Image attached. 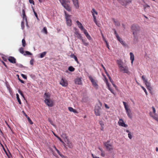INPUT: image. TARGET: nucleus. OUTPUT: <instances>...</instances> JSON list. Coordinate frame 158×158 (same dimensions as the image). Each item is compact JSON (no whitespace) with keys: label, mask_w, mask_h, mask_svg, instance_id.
<instances>
[{"label":"nucleus","mask_w":158,"mask_h":158,"mask_svg":"<svg viewBox=\"0 0 158 158\" xmlns=\"http://www.w3.org/2000/svg\"><path fill=\"white\" fill-rule=\"evenodd\" d=\"M19 52L21 53H22V54H23V53L24 52V48H22V47L20 48L19 49Z\"/></svg>","instance_id":"obj_30"},{"label":"nucleus","mask_w":158,"mask_h":158,"mask_svg":"<svg viewBox=\"0 0 158 158\" xmlns=\"http://www.w3.org/2000/svg\"><path fill=\"white\" fill-rule=\"evenodd\" d=\"M123 103L125 109L126 110V112L129 118H131L132 117L131 111L130 109L128 108V106L127 105L126 103L123 102Z\"/></svg>","instance_id":"obj_4"},{"label":"nucleus","mask_w":158,"mask_h":158,"mask_svg":"<svg viewBox=\"0 0 158 158\" xmlns=\"http://www.w3.org/2000/svg\"><path fill=\"white\" fill-rule=\"evenodd\" d=\"M22 14L23 16H25V11L24 9L22 10Z\"/></svg>","instance_id":"obj_54"},{"label":"nucleus","mask_w":158,"mask_h":158,"mask_svg":"<svg viewBox=\"0 0 158 158\" xmlns=\"http://www.w3.org/2000/svg\"><path fill=\"white\" fill-rule=\"evenodd\" d=\"M130 59L131 60V63L133 64V62L134 60V55L132 52H130Z\"/></svg>","instance_id":"obj_20"},{"label":"nucleus","mask_w":158,"mask_h":158,"mask_svg":"<svg viewBox=\"0 0 158 158\" xmlns=\"http://www.w3.org/2000/svg\"><path fill=\"white\" fill-rule=\"evenodd\" d=\"M75 69V68L71 66L69 67L68 68V70L70 72H73Z\"/></svg>","instance_id":"obj_28"},{"label":"nucleus","mask_w":158,"mask_h":158,"mask_svg":"<svg viewBox=\"0 0 158 158\" xmlns=\"http://www.w3.org/2000/svg\"><path fill=\"white\" fill-rule=\"evenodd\" d=\"M66 18L67 25L69 26H71L72 23L71 20L70 19H69L68 17L67 16L66 17Z\"/></svg>","instance_id":"obj_19"},{"label":"nucleus","mask_w":158,"mask_h":158,"mask_svg":"<svg viewBox=\"0 0 158 158\" xmlns=\"http://www.w3.org/2000/svg\"><path fill=\"white\" fill-rule=\"evenodd\" d=\"M122 63V62L121 61H118V65L119 68L120 67V66L121 65V66H123Z\"/></svg>","instance_id":"obj_38"},{"label":"nucleus","mask_w":158,"mask_h":158,"mask_svg":"<svg viewBox=\"0 0 158 158\" xmlns=\"http://www.w3.org/2000/svg\"><path fill=\"white\" fill-rule=\"evenodd\" d=\"M108 89L112 93L114 94V90H113L110 87L108 88Z\"/></svg>","instance_id":"obj_59"},{"label":"nucleus","mask_w":158,"mask_h":158,"mask_svg":"<svg viewBox=\"0 0 158 158\" xmlns=\"http://www.w3.org/2000/svg\"><path fill=\"white\" fill-rule=\"evenodd\" d=\"M57 153L62 158H64V155H62L60 152L59 151L57 152Z\"/></svg>","instance_id":"obj_46"},{"label":"nucleus","mask_w":158,"mask_h":158,"mask_svg":"<svg viewBox=\"0 0 158 158\" xmlns=\"http://www.w3.org/2000/svg\"><path fill=\"white\" fill-rule=\"evenodd\" d=\"M101 155L102 156L104 157L105 155V152L104 151H103L102 152Z\"/></svg>","instance_id":"obj_47"},{"label":"nucleus","mask_w":158,"mask_h":158,"mask_svg":"<svg viewBox=\"0 0 158 158\" xmlns=\"http://www.w3.org/2000/svg\"><path fill=\"white\" fill-rule=\"evenodd\" d=\"M2 63L6 68H7V65L5 63V62H4L2 61Z\"/></svg>","instance_id":"obj_61"},{"label":"nucleus","mask_w":158,"mask_h":158,"mask_svg":"<svg viewBox=\"0 0 158 158\" xmlns=\"http://www.w3.org/2000/svg\"><path fill=\"white\" fill-rule=\"evenodd\" d=\"M89 78L93 86L95 89H98V85L97 83V81L93 78L91 76H89Z\"/></svg>","instance_id":"obj_6"},{"label":"nucleus","mask_w":158,"mask_h":158,"mask_svg":"<svg viewBox=\"0 0 158 158\" xmlns=\"http://www.w3.org/2000/svg\"><path fill=\"white\" fill-rule=\"evenodd\" d=\"M60 84L63 86H66L68 85V84L67 81L62 78L60 81Z\"/></svg>","instance_id":"obj_10"},{"label":"nucleus","mask_w":158,"mask_h":158,"mask_svg":"<svg viewBox=\"0 0 158 158\" xmlns=\"http://www.w3.org/2000/svg\"><path fill=\"white\" fill-rule=\"evenodd\" d=\"M27 119L28 121L31 124H33V123L29 117H27Z\"/></svg>","instance_id":"obj_36"},{"label":"nucleus","mask_w":158,"mask_h":158,"mask_svg":"<svg viewBox=\"0 0 158 158\" xmlns=\"http://www.w3.org/2000/svg\"><path fill=\"white\" fill-rule=\"evenodd\" d=\"M43 31L44 33H45L46 34H47V28L46 27H44L43 30Z\"/></svg>","instance_id":"obj_34"},{"label":"nucleus","mask_w":158,"mask_h":158,"mask_svg":"<svg viewBox=\"0 0 158 158\" xmlns=\"http://www.w3.org/2000/svg\"><path fill=\"white\" fill-rule=\"evenodd\" d=\"M144 83L146 85L148 89L150 91H151L152 88L151 87L150 83L148 81H146Z\"/></svg>","instance_id":"obj_17"},{"label":"nucleus","mask_w":158,"mask_h":158,"mask_svg":"<svg viewBox=\"0 0 158 158\" xmlns=\"http://www.w3.org/2000/svg\"><path fill=\"white\" fill-rule=\"evenodd\" d=\"M83 32L87 38L89 40H91V37L88 33L87 31L85 29L83 31Z\"/></svg>","instance_id":"obj_15"},{"label":"nucleus","mask_w":158,"mask_h":158,"mask_svg":"<svg viewBox=\"0 0 158 158\" xmlns=\"http://www.w3.org/2000/svg\"><path fill=\"white\" fill-rule=\"evenodd\" d=\"M141 87L142 88V89L145 92V93L147 95V91H146V89L143 86H141Z\"/></svg>","instance_id":"obj_49"},{"label":"nucleus","mask_w":158,"mask_h":158,"mask_svg":"<svg viewBox=\"0 0 158 158\" xmlns=\"http://www.w3.org/2000/svg\"><path fill=\"white\" fill-rule=\"evenodd\" d=\"M67 144L68 146L69 147V148H73V146L71 142L69 140H67Z\"/></svg>","instance_id":"obj_24"},{"label":"nucleus","mask_w":158,"mask_h":158,"mask_svg":"<svg viewBox=\"0 0 158 158\" xmlns=\"http://www.w3.org/2000/svg\"><path fill=\"white\" fill-rule=\"evenodd\" d=\"M116 37L118 41L121 40V39H122L119 37V35H118V36H116Z\"/></svg>","instance_id":"obj_58"},{"label":"nucleus","mask_w":158,"mask_h":158,"mask_svg":"<svg viewBox=\"0 0 158 158\" xmlns=\"http://www.w3.org/2000/svg\"><path fill=\"white\" fill-rule=\"evenodd\" d=\"M109 141H107L106 142H105L103 143L105 146L109 151H111L113 149L112 145L109 143Z\"/></svg>","instance_id":"obj_5"},{"label":"nucleus","mask_w":158,"mask_h":158,"mask_svg":"<svg viewBox=\"0 0 158 158\" xmlns=\"http://www.w3.org/2000/svg\"><path fill=\"white\" fill-rule=\"evenodd\" d=\"M77 24L78 27L82 31H84L85 29L84 28L82 24L80 23L78 21H77L76 22Z\"/></svg>","instance_id":"obj_14"},{"label":"nucleus","mask_w":158,"mask_h":158,"mask_svg":"<svg viewBox=\"0 0 158 158\" xmlns=\"http://www.w3.org/2000/svg\"><path fill=\"white\" fill-rule=\"evenodd\" d=\"M120 43L124 46H125L126 45L125 43L123 41H121Z\"/></svg>","instance_id":"obj_57"},{"label":"nucleus","mask_w":158,"mask_h":158,"mask_svg":"<svg viewBox=\"0 0 158 158\" xmlns=\"http://www.w3.org/2000/svg\"><path fill=\"white\" fill-rule=\"evenodd\" d=\"M114 34L116 36H118V34H117V31H115L114 32Z\"/></svg>","instance_id":"obj_62"},{"label":"nucleus","mask_w":158,"mask_h":158,"mask_svg":"<svg viewBox=\"0 0 158 158\" xmlns=\"http://www.w3.org/2000/svg\"><path fill=\"white\" fill-rule=\"evenodd\" d=\"M55 136L57 137V138H58V139L60 140V141L61 142H62V143H64V144H65V143L64 142L62 141V140L60 138V137L58 136H56V135H55Z\"/></svg>","instance_id":"obj_44"},{"label":"nucleus","mask_w":158,"mask_h":158,"mask_svg":"<svg viewBox=\"0 0 158 158\" xmlns=\"http://www.w3.org/2000/svg\"><path fill=\"white\" fill-rule=\"evenodd\" d=\"M18 92L22 96V97L23 98H24V97L23 94V92L20 89H19L18 90Z\"/></svg>","instance_id":"obj_31"},{"label":"nucleus","mask_w":158,"mask_h":158,"mask_svg":"<svg viewBox=\"0 0 158 158\" xmlns=\"http://www.w3.org/2000/svg\"><path fill=\"white\" fill-rule=\"evenodd\" d=\"M16 65L17 66H18V67H19L20 68H22V67H23V66L22 64H16Z\"/></svg>","instance_id":"obj_43"},{"label":"nucleus","mask_w":158,"mask_h":158,"mask_svg":"<svg viewBox=\"0 0 158 158\" xmlns=\"http://www.w3.org/2000/svg\"><path fill=\"white\" fill-rule=\"evenodd\" d=\"M32 10H33V12H34V13L35 14V16L36 17V18H37V19H38L37 15V13H36V12H35V11L34 10V8L33 7H32Z\"/></svg>","instance_id":"obj_33"},{"label":"nucleus","mask_w":158,"mask_h":158,"mask_svg":"<svg viewBox=\"0 0 158 158\" xmlns=\"http://www.w3.org/2000/svg\"><path fill=\"white\" fill-rule=\"evenodd\" d=\"M22 45L23 47H25L26 45L25 40V39H23L22 40Z\"/></svg>","instance_id":"obj_32"},{"label":"nucleus","mask_w":158,"mask_h":158,"mask_svg":"<svg viewBox=\"0 0 158 158\" xmlns=\"http://www.w3.org/2000/svg\"><path fill=\"white\" fill-rule=\"evenodd\" d=\"M142 78L143 79L144 81V82H146V81H147V80L145 78V77L144 76H143L142 77Z\"/></svg>","instance_id":"obj_40"},{"label":"nucleus","mask_w":158,"mask_h":158,"mask_svg":"<svg viewBox=\"0 0 158 158\" xmlns=\"http://www.w3.org/2000/svg\"><path fill=\"white\" fill-rule=\"evenodd\" d=\"M63 7L68 11H70L71 8L67 4V3L69 2L68 0H59Z\"/></svg>","instance_id":"obj_2"},{"label":"nucleus","mask_w":158,"mask_h":158,"mask_svg":"<svg viewBox=\"0 0 158 158\" xmlns=\"http://www.w3.org/2000/svg\"><path fill=\"white\" fill-rule=\"evenodd\" d=\"M29 2L31 4H32L33 5L35 4V2L33 0H29Z\"/></svg>","instance_id":"obj_45"},{"label":"nucleus","mask_w":158,"mask_h":158,"mask_svg":"<svg viewBox=\"0 0 158 158\" xmlns=\"http://www.w3.org/2000/svg\"><path fill=\"white\" fill-rule=\"evenodd\" d=\"M2 59H3V60L4 61H7L6 59V58L3 57H2Z\"/></svg>","instance_id":"obj_63"},{"label":"nucleus","mask_w":158,"mask_h":158,"mask_svg":"<svg viewBox=\"0 0 158 158\" xmlns=\"http://www.w3.org/2000/svg\"><path fill=\"white\" fill-rule=\"evenodd\" d=\"M73 3V4L74 5V6L76 7V8L78 9L79 8V5H78V0H72Z\"/></svg>","instance_id":"obj_18"},{"label":"nucleus","mask_w":158,"mask_h":158,"mask_svg":"<svg viewBox=\"0 0 158 158\" xmlns=\"http://www.w3.org/2000/svg\"><path fill=\"white\" fill-rule=\"evenodd\" d=\"M68 110L70 112H73L74 113H78V112L76 110L73 109L72 107H69Z\"/></svg>","instance_id":"obj_21"},{"label":"nucleus","mask_w":158,"mask_h":158,"mask_svg":"<svg viewBox=\"0 0 158 158\" xmlns=\"http://www.w3.org/2000/svg\"><path fill=\"white\" fill-rule=\"evenodd\" d=\"M21 27L22 29H23L24 28V23L23 21H22L21 23Z\"/></svg>","instance_id":"obj_41"},{"label":"nucleus","mask_w":158,"mask_h":158,"mask_svg":"<svg viewBox=\"0 0 158 158\" xmlns=\"http://www.w3.org/2000/svg\"><path fill=\"white\" fill-rule=\"evenodd\" d=\"M30 64L31 65H33V60H31L30 61Z\"/></svg>","instance_id":"obj_60"},{"label":"nucleus","mask_w":158,"mask_h":158,"mask_svg":"<svg viewBox=\"0 0 158 158\" xmlns=\"http://www.w3.org/2000/svg\"><path fill=\"white\" fill-rule=\"evenodd\" d=\"M128 137L130 139H131L132 138V135L130 133H129L128 134Z\"/></svg>","instance_id":"obj_52"},{"label":"nucleus","mask_w":158,"mask_h":158,"mask_svg":"<svg viewBox=\"0 0 158 158\" xmlns=\"http://www.w3.org/2000/svg\"><path fill=\"white\" fill-rule=\"evenodd\" d=\"M23 20L25 19L26 23H27V19L26 17V15H25V16H23Z\"/></svg>","instance_id":"obj_48"},{"label":"nucleus","mask_w":158,"mask_h":158,"mask_svg":"<svg viewBox=\"0 0 158 158\" xmlns=\"http://www.w3.org/2000/svg\"><path fill=\"white\" fill-rule=\"evenodd\" d=\"M70 57L71 58H73L75 60L77 63H78V60L77 58V57L73 54H72L70 56Z\"/></svg>","instance_id":"obj_25"},{"label":"nucleus","mask_w":158,"mask_h":158,"mask_svg":"<svg viewBox=\"0 0 158 158\" xmlns=\"http://www.w3.org/2000/svg\"><path fill=\"white\" fill-rule=\"evenodd\" d=\"M118 2L123 6H126L127 4L131 2L130 0H118Z\"/></svg>","instance_id":"obj_9"},{"label":"nucleus","mask_w":158,"mask_h":158,"mask_svg":"<svg viewBox=\"0 0 158 158\" xmlns=\"http://www.w3.org/2000/svg\"><path fill=\"white\" fill-rule=\"evenodd\" d=\"M95 24L97 25L98 27H100L101 24L100 23H98L97 21L96 22H94Z\"/></svg>","instance_id":"obj_55"},{"label":"nucleus","mask_w":158,"mask_h":158,"mask_svg":"<svg viewBox=\"0 0 158 158\" xmlns=\"http://www.w3.org/2000/svg\"><path fill=\"white\" fill-rule=\"evenodd\" d=\"M21 76H22L23 77V78H24V79H27V76H26L25 75H24V74H21Z\"/></svg>","instance_id":"obj_53"},{"label":"nucleus","mask_w":158,"mask_h":158,"mask_svg":"<svg viewBox=\"0 0 158 158\" xmlns=\"http://www.w3.org/2000/svg\"><path fill=\"white\" fill-rule=\"evenodd\" d=\"M106 84L108 86V88H109L110 87V85H109V83H108V81H107V79L106 80Z\"/></svg>","instance_id":"obj_51"},{"label":"nucleus","mask_w":158,"mask_h":158,"mask_svg":"<svg viewBox=\"0 0 158 158\" xmlns=\"http://www.w3.org/2000/svg\"><path fill=\"white\" fill-rule=\"evenodd\" d=\"M152 109L153 110V113H152L151 112H150V116L152 117L156 121H158V116L157 115L155 114L156 112V110L155 108L153 107L152 106Z\"/></svg>","instance_id":"obj_7"},{"label":"nucleus","mask_w":158,"mask_h":158,"mask_svg":"<svg viewBox=\"0 0 158 158\" xmlns=\"http://www.w3.org/2000/svg\"><path fill=\"white\" fill-rule=\"evenodd\" d=\"M93 12L94 14L95 13L96 15H98V12L97 11H96L95 9L94 8H93L92 10L91 11V12L92 13V14H93Z\"/></svg>","instance_id":"obj_37"},{"label":"nucleus","mask_w":158,"mask_h":158,"mask_svg":"<svg viewBox=\"0 0 158 158\" xmlns=\"http://www.w3.org/2000/svg\"><path fill=\"white\" fill-rule=\"evenodd\" d=\"M92 15H93V17L94 18V22H96V21H97L96 17L95 16L93 12Z\"/></svg>","instance_id":"obj_39"},{"label":"nucleus","mask_w":158,"mask_h":158,"mask_svg":"<svg viewBox=\"0 0 158 158\" xmlns=\"http://www.w3.org/2000/svg\"><path fill=\"white\" fill-rule=\"evenodd\" d=\"M8 60L11 63L13 64H15L16 63V59L13 57H9L8 59Z\"/></svg>","instance_id":"obj_13"},{"label":"nucleus","mask_w":158,"mask_h":158,"mask_svg":"<svg viewBox=\"0 0 158 158\" xmlns=\"http://www.w3.org/2000/svg\"><path fill=\"white\" fill-rule=\"evenodd\" d=\"M105 107L106 108H107V109H109V107L108 106V105L106 104H105Z\"/></svg>","instance_id":"obj_64"},{"label":"nucleus","mask_w":158,"mask_h":158,"mask_svg":"<svg viewBox=\"0 0 158 158\" xmlns=\"http://www.w3.org/2000/svg\"><path fill=\"white\" fill-rule=\"evenodd\" d=\"M149 7V6L148 5L144 6V8L145 10L146 8Z\"/></svg>","instance_id":"obj_56"},{"label":"nucleus","mask_w":158,"mask_h":158,"mask_svg":"<svg viewBox=\"0 0 158 158\" xmlns=\"http://www.w3.org/2000/svg\"><path fill=\"white\" fill-rule=\"evenodd\" d=\"M46 52H44L41 53L40 54V57L41 58H42L44 57L46 55Z\"/></svg>","instance_id":"obj_27"},{"label":"nucleus","mask_w":158,"mask_h":158,"mask_svg":"<svg viewBox=\"0 0 158 158\" xmlns=\"http://www.w3.org/2000/svg\"><path fill=\"white\" fill-rule=\"evenodd\" d=\"M120 71L121 72H123V73H127L128 74H129V72L128 70V68L126 66H123V65L121 66V65L120 66L119 68Z\"/></svg>","instance_id":"obj_8"},{"label":"nucleus","mask_w":158,"mask_h":158,"mask_svg":"<svg viewBox=\"0 0 158 158\" xmlns=\"http://www.w3.org/2000/svg\"><path fill=\"white\" fill-rule=\"evenodd\" d=\"M102 106V103L99 101V104H97L94 110L95 113L97 116H99L100 115V110Z\"/></svg>","instance_id":"obj_3"},{"label":"nucleus","mask_w":158,"mask_h":158,"mask_svg":"<svg viewBox=\"0 0 158 158\" xmlns=\"http://www.w3.org/2000/svg\"><path fill=\"white\" fill-rule=\"evenodd\" d=\"M118 124L119 126L124 127H127V125L125 124L122 119H120L118 122Z\"/></svg>","instance_id":"obj_11"},{"label":"nucleus","mask_w":158,"mask_h":158,"mask_svg":"<svg viewBox=\"0 0 158 158\" xmlns=\"http://www.w3.org/2000/svg\"><path fill=\"white\" fill-rule=\"evenodd\" d=\"M75 83L77 85H81V84L82 82L80 78H77L75 80Z\"/></svg>","instance_id":"obj_16"},{"label":"nucleus","mask_w":158,"mask_h":158,"mask_svg":"<svg viewBox=\"0 0 158 158\" xmlns=\"http://www.w3.org/2000/svg\"><path fill=\"white\" fill-rule=\"evenodd\" d=\"M75 33L77 36L78 38L80 39H82V37L81 36V34L79 33L78 31H76Z\"/></svg>","instance_id":"obj_23"},{"label":"nucleus","mask_w":158,"mask_h":158,"mask_svg":"<svg viewBox=\"0 0 158 158\" xmlns=\"http://www.w3.org/2000/svg\"><path fill=\"white\" fill-rule=\"evenodd\" d=\"M45 102L49 106L52 107L53 106L52 101L49 99H46L45 100Z\"/></svg>","instance_id":"obj_12"},{"label":"nucleus","mask_w":158,"mask_h":158,"mask_svg":"<svg viewBox=\"0 0 158 158\" xmlns=\"http://www.w3.org/2000/svg\"><path fill=\"white\" fill-rule=\"evenodd\" d=\"M113 22L115 23V25L116 26L118 27L120 25V23L118 20H115L114 19H113Z\"/></svg>","instance_id":"obj_22"},{"label":"nucleus","mask_w":158,"mask_h":158,"mask_svg":"<svg viewBox=\"0 0 158 158\" xmlns=\"http://www.w3.org/2000/svg\"><path fill=\"white\" fill-rule=\"evenodd\" d=\"M16 96L18 102L20 104H21L22 103L21 101L19 98V95L18 94H16Z\"/></svg>","instance_id":"obj_26"},{"label":"nucleus","mask_w":158,"mask_h":158,"mask_svg":"<svg viewBox=\"0 0 158 158\" xmlns=\"http://www.w3.org/2000/svg\"><path fill=\"white\" fill-rule=\"evenodd\" d=\"M110 81L111 82V83H112V85H113L114 86V87H115V85L114 84V82L113 81V80L111 79V78H110V79H109Z\"/></svg>","instance_id":"obj_42"},{"label":"nucleus","mask_w":158,"mask_h":158,"mask_svg":"<svg viewBox=\"0 0 158 158\" xmlns=\"http://www.w3.org/2000/svg\"><path fill=\"white\" fill-rule=\"evenodd\" d=\"M131 28L133 31V34L134 36V40L136 42L138 40L137 34L139 32L140 29L139 26L135 25H132L131 27Z\"/></svg>","instance_id":"obj_1"},{"label":"nucleus","mask_w":158,"mask_h":158,"mask_svg":"<svg viewBox=\"0 0 158 158\" xmlns=\"http://www.w3.org/2000/svg\"><path fill=\"white\" fill-rule=\"evenodd\" d=\"M25 53L26 54H24L23 55L24 56H26V55H32V53H31L30 52L28 51H25Z\"/></svg>","instance_id":"obj_35"},{"label":"nucleus","mask_w":158,"mask_h":158,"mask_svg":"<svg viewBox=\"0 0 158 158\" xmlns=\"http://www.w3.org/2000/svg\"><path fill=\"white\" fill-rule=\"evenodd\" d=\"M81 39V40L82 43L84 45H85V46H86L88 45V43L86 42L85 40L83 39L82 38V39Z\"/></svg>","instance_id":"obj_29"},{"label":"nucleus","mask_w":158,"mask_h":158,"mask_svg":"<svg viewBox=\"0 0 158 158\" xmlns=\"http://www.w3.org/2000/svg\"><path fill=\"white\" fill-rule=\"evenodd\" d=\"M18 80H19V81H20L22 83L24 84V81H23V80H22L20 79L19 78V76L18 75Z\"/></svg>","instance_id":"obj_50"}]
</instances>
